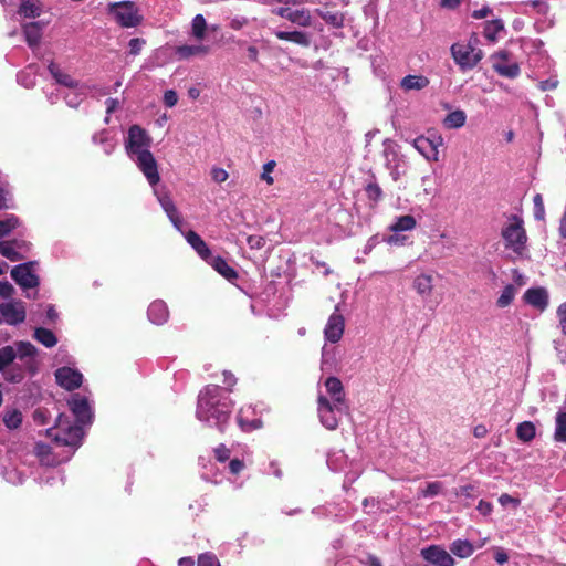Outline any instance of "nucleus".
Here are the masks:
<instances>
[{
    "label": "nucleus",
    "instance_id": "a19ab883",
    "mask_svg": "<svg viewBox=\"0 0 566 566\" xmlns=\"http://www.w3.org/2000/svg\"><path fill=\"white\" fill-rule=\"evenodd\" d=\"M443 483L440 481H433L427 483L424 488L419 489L418 497L430 499L434 497L443 492Z\"/></svg>",
    "mask_w": 566,
    "mask_h": 566
},
{
    "label": "nucleus",
    "instance_id": "b1692460",
    "mask_svg": "<svg viewBox=\"0 0 566 566\" xmlns=\"http://www.w3.org/2000/svg\"><path fill=\"white\" fill-rule=\"evenodd\" d=\"M430 81L424 75H407L400 81V88L403 92L421 91L428 87Z\"/></svg>",
    "mask_w": 566,
    "mask_h": 566
},
{
    "label": "nucleus",
    "instance_id": "4468645a",
    "mask_svg": "<svg viewBox=\"0 0 566 566\" xmlns=\"http://www.w3.org/2000/svg\"><path fill=\"white\" fill-rule=\"evenodd\" d=\"M345 329V319L336 306L333 314L329 316L327 324L324 328L325 339L332 344L337 343L343 337Z\"/></svg>",
    "mask_w": 566,
    "mask_h": 566
},
{
    "label": "nucleus",
    "instance_id": "4be33fe9",
    "mask_svg": "<svg viewBox=\"0 0 566 566\" xmlns=\"http://www.w3.org/2000/svg\"><path fill=\"white\" fill-rule=\"evenodd\" d=\"M524 300L527 304L543 311L547 306L548 294L542 287L530 289L525 292Z\"/></svg>",
    "mask_w": 566,
    "mask_h": 566
},
{
    "label": "nucleus",
    "instance_id": "f704fd0d",
    "mask_svg": "<svg viewBox=\"0 0 566 566\" xmlns=\"http://www.w3.org/2000/svg\"><path fill=\"white\" fill-rule=\"evenodd\" d=\"M336 364V349L324 345L322 348L321 369L323 371H332Z\"/></svg>",
    "mask_w": 566,
    "mask_h": 566
},
{
    "label": "nucleus",
    "instance_id": "58836bf2",
    "mask_svg": "<svg viewBox=\"0 0 566 566\" xmlns=\"http://www.w3.org/2000/svg\"><path fill=\"white\" fill-rule=\"evenodd\" d=\"M34 338L48 348L55 346L57 343V338L53 332L43 327L35 328Z\"/></svg>",
    "mask_w": 566,
    "mask_h": 566
},
{
    "label": "nucleus",
    "instance_id": "2eb2a0df",
    "mask_svg": "<svg viewBox=\"0 0 566 566\" xmlns=\"http://www.w3.org/2000/svg\"><path fill=\"white\" fill-rule=\"evenodd\" d=\"M56 382L66 390H74L82 385L83 375L71 367H61L55 370Z\"/></svg>",
    "mask_w": 566,
    "mask_h": 566
},
{
    "label": "nucleus",
    "instance_id": "5701e85b",
    "mask_svg": "<svg viewBox=\"0 0 566 566\" xmlns=\"http://www.w3.org/2000/svg\"><path fill=\"white\" fill-rule=\"evenodd\" d=\"M184 235L191 248L198 253V255L202 260L209 261L212 253L206 242L195 231H188Z\"/></svg>",
    "mask_w": 566,
    "mask_h": 566
},
{
    "label": "nucleus",
    "instance_id": "412c9836",
    "mask_svg": "<svg viewBox=\"0 0 566 566\" xmlns=\"http://www.w3.org/2000/svg\"><path fill=\"white\" fill-rule=\"evenodd\" d=\"M43 28L44 24L39 21L23 24L25 41L32 50H34L40 43Z\"/></svg>",
    "mask_w": 566,
    "mask_h": 566
},
{
    "label": "nucleus",
    "instance_id": "69168bd1",
    "mask_svg": "<svg viewBox=\"0 0 566 566\" xmlns=\"http://www.w3.org/2000/svg\"><path fill=\"white\" fill-rule=\"evenodd\" d=\"M494 559L497 564L503 565L509 560V555L503 548L496 547L494 549Z\"/></svg>",
    "mask_w": 566,
    "mask_h": 566
},
{
    "label": "nucleus",
    "instance_id": "052dcab7",
    "mask_svg": "<svg viewBox=\"0 0 566 566\" xmlns=\"http://www.w3.org/2000/svg\"><path fill=\"white\" fill-rule=\"evenodd\" d=\"M178 102V95L174 90H168L164 94V103L167 107H174Z\"/></svg>",
    "mask_w": 566,
    "mask_h": 566
},
{
    "label": "nucleus",
    "instance_id": "f03ea898",
    "mask_svg": "<svg viewBox=\"0 0 566 566\" xmlns=\"http://www.w3.org/2000/svg\"><path fill=\"white\" fill-rule=\"evenodd\" d=\"M349 410L346 391L339 378L329 376L317 386V416L327 430H335Z\"/></svg>",
    "mask_w": 566,
    "mask_h": 566
},
{
    "label": "nucleus",
    "instance_id": "39448f33",
    "mask_svg": "<svg viewBox=\"0 0 566 566\" xmlns=\"http://www.w3.org/2000/svg\"><path fill=\"white\" fill-rule=\"evenodd\" d=\"M36 348L30 342H17L0 348V374L7 381L19 382L23 378V370L14 363L19 359L29 364L35 356Z\"/></svg>",
    "mask_w": 566,
    "mask_h": 566
},
{
    "label": "nucleus",
    "instance_id": "6e6552de",
    "mask_svg": "<svg viewBox=\"0 0 566 566\" xmlns=\"http://www.w3.org/2000/svg\"><path fill=\"white\" fill-rule=\"evenodd\" d=\"M382 157L386 169L391 178L397 181L408 171V159L401 153L399 145L390 138L382 143Z\"/></svg>",
    "mask_w": 566,
    "mask_h": 566
},
{
    "label": "nucleus",
    "instance_id": "bb28decb",
    "mask_svg": "<svg viewBox=\"0 0 566 566\" xmlns=\"http://www.w3.org/2000/svg\"><path fill=\"white\" fill-rule=\"evenodd\" d=\"M553 439L556 443L566 444V410L559 409L555 415Z\"/></svg>",
    "mask_w": 566,
    "mask_h": 566
},
{
    "label": "nucleus",
    "instance_id": "a878e982",
    "mask_svg": "<svg viewBox=\"0 0 566 566\" xmlns=\"http://www.w3.org/2000/svg\"><path fill=\"white\" fill-rule=\"evenodd\" d=\"M274 34L277 39L280 40H284V41H290V42H293V43H296L301 46H310L311 44V39H310V35L305 32H302V31H280V30H276L274 31Z\"/></svg>",
    "mask_w": 566,
    "mask_h": 566
},
{
    "label": "nucleus",
    "instance_id": "f3484780",
    "mask_svg": "<svg viewBox=\"0 0 566 566\" xmlns=\"http://www.w3.org/2000/svg\"><path fill=\"white\" fill-rule=\"evenodd\" d=\"M156 186L157 185L151 186L153 189H154V195L157 197L158 202L160 203L161 208L166 212L167 217L169 218V220L171 221L174 227L178 231L182 232V229H181L182 219H181V217H180V214H179L175 203L172 202L171 198L168 195L160 193L157 190Z\"/></svg>",
    "mask_w": 566,
    "mask_h": 566
},
{
    "label": "nucleus",
    "instance_id": "09e8293b",
    "mask_svg": "<svg viewBox=\"0 0 566 566\" xmlns=\"http://www.w3.org/2000/svg\"><path fill=\"white\" fill-rule=\"evenodd\" d=\"M515 294H516V289L514 287V285H512V284L506 285L503 289L500 297L497 298V305L500 307L509 306L512 303V301L514 300Z\"/></svg>",
    "mask_w": 566,
    "mask_h": 566
},
{
    "label": "nucleus",
    "instance_id": "680f3d73",
    "mask_svg": "<svg viewBox=\"0 0 566 566\" xmlns=\"http://www.w3.org/2000/svg\"><path fill=\"white\" fill-rule=\"evenodd\" d=\"M4 479L12 484L22 483L23 481L22 474L19 473L17 470L7 471L4 473Z\"/></svg>",
    "mask_w": 566,
    "mask_h": 566
},
{
    "label": "nucleus",
    "instance_id": "49530a36",
    "mask_svg": "<svg viewBox=\"0 0 566 566\" xmlns=\"http://www.w3.org/2000/svg\"><path fill=\"white\" fill-rule=\"evenodd\" d=\"M34 452L41 463L45 465H55L57 462L50 459L51 448L45 443H36L34 447Z\"/></svg>",
    "mask_w": 566,
    "mask_h": 566
},
{
    "label": "nucleus",
    "instance_id": "ea45409f",
    "mask_svg": "<svg viewBox=\"0 0 566 566\" xmlns=\"http://www.w3.org/2000/svg\"><path fill=\"white\" fill-rule=\"evenodd\" d=\"M290 22L300 27H310L312 24V17L308 9H295L292 10Z\"/></svg>",
    "mask_w": 566,
    "mask_h": 566
},
{
    "label": "nucleus",
    "instance_id": "603ef678",
    "mask_svg": "<svg viewBox=\"0 0 566 566\" xmlns=\"http://www.w3.org/2000/svg\"><path fill=\"white\" fill-rule=\"evenodd\" d=\"M275 166H276V163L274 160H269L262 167L263 171L261 174V179L263 181H265L268 185H273V182H274V179L271 174L273 172Z\"/></svg>",
    "mask_w": 566,
    "mask_h": 566
},
{
    "label": "nucleus",
    "instance_id": "8fccbe9b",
    "mask_svg": "<svg viewBox=\"0 0 566 566\" xmlns=\"http://www.w3.org/2000/svg\"><path fill=\"white\" fill-rule=\"evenodd\" d=\"M346 455L343 453V451L335 452L333 454H328L327 457V465L333 471H338L343 469V465L340 461L345 460Z\"/></svg>",
    "mask_w": 566,
    "mask_h": 566
},
{
    "label": "nucleus",
    "instance_id": "ddd939ff",
    "mask_svg": "<svg viewBox=\"0 0 566 566\" xmlns=\"http://www.w3.org/2000/svg\"><path fill=\"white\" fill-rule=\"evenodd\" d=\"M420 555L434 566H454V558L440 545H430L422 548Z\"/></svg>",
    "mask_w": 566,
    "mask_h": 566
},
{
    "label": "nucleus",
    "instance_id": "c03bdc74",
    "mask_svg": "<svg viewBox=\"0 0 566 566\" xmlns=\"http://www.w3.org/2000/svg\"><path fill=\"white\" fill-rule=\"evenodd\" d=\"M207 22L202 14H197L191 22V34L196 40H202L206 35Z\"/></svg>",
    "mask_w": 566,
    "mask_h": 566
},
{
    "label": "nucleus",
    "instance_id": "2f4dec72",
    "mask_svg": "<svg viewBox=\"0 0 566 566\" xmlns=\"http://www.w3.org/2000/svg\"><path fill=\"white\" fill-rule=\"evenodd\" d=\"M450 551L459 558H468L473 554L474 546L468 539H455L451 543Z\"/></svg>",
    "mask_w": 566,
    "mask_h": 566
},
{
    "label": "nucleus",
    "instance_id": "72a5a7b5",
    "mask_svg": "<svg viewBox=\"0 0 566 566\" xmlns=\"http://www.w3.org/2000/svg\"><path fill=\"white\" fill-rule=\"evenodd\" d=\"M467 122V114L457 109L451 113H449L444 119H443V126L449 129H458L465 125Z\"/></svg>",
    "mask_w": 566,
    "mask_h": 566
},
{
    "label": "nucleus",
    "instance_id": "9b49d317",
    "mask_svg": "<svg viewBox=\"0 0 566 566\" xmlns=\"http://www.w3.org/2000/svg\"><path fill=\"white\" fill-rule=\"evenodd\" d=\"M34 266V262L19 264L11 270V277L22 289L35 287L39 284V277L35 274Z\"/></svg>",
    "mask_w": 566,
    "mask_h": 566
},
{
    "label": "nucleus",
    "instance_id": "864d4df0",
    "mask_svg": "<svg viewBox=\"0 0 566 566\" xmlns=\"http://www.w3.org/2000/svg\"><path fill=\"white\" fill-rule=\"evenodd\" d=\"M198 566H221L217 556L212 553H203L198 557Z\"/></svg>",
    "mask_w": 566,
    "mask_h": 566
},
{
    "label": "nucleus",
    "instance_id": "393cba45",
    "mask_svg": "<svg viewBox=\"0 0 566 566\" xmlns=\"http://www.w3.org/2000/svg\"><path fill=\"white\" fill-rule=\"evenodd\" d=\"M48 69L51 76L57 84L66 88H73L76 86L77 81L74 80L69 73L64 72L59 64L51 62Z\"/></svg>",
    "mask_w": 566,
    "mask_h": 566
},
{
    "label": "nucleus",
    "instance_id": "7c9ffc66",
    "mask_svg": "<svg viewBox=\"0 0 566 566\" xmlns=\"http://www.w3.org/2000/svg\"><path fill=\"white\" fill-rule=\"evenodd\" d=\"M69 90L70 92L65 93L64 99L70 107L76 108L84 101L87 87L77 83L76 86Z\"/></svg>",
    "mask_w": 566,
    "mask_h": 566
},
{
    "label": "nucleus",
    "instance_id": "79ce46f5",
    "mask_svg": "<svg viewBox=\"0 0 566 566\" xmlns=\"http://www.w3.org/2000/svg\"><path fill=\"white\" fill-rule=\"evenodd\" d=\"M2 419L8 429H17L22 422V413L17 409H7Z\"/></svg>",
    "mask_w": 566,
    "mask_h": 566
},
{
    "label": "nucleus",
    "instance_id": "de8ad7c7",
    "mask_svg": "<svg viewBox=\"0 0 566 566\" xmlns=\"http://www.w3.org/2000/svg\"><path fill=\"white\" fill-rule=\"evenodd\" d=\"M317 13L321 15V18L328 24L340 28L344 23V17L338 12H331V11H321L317 10Z\"/></svg>",
    "mask_w": 566,
    "mask_h": 566
},
{
    "label": "nucleus",
    "instance_id": "3c124183",
    "mask_svg": "<svg viewBox=\"0 0 566 566\" xmlns=\"http://www.w3.org/2000/svg\"><path fill=\"white\" fill-rule=\"evenodd\" d=\"M10 190L8 184L0 181V210L10 208Z\"/></svg>",
    "mask_w": 566,
    "mask_h": 566
},
{
    "label": "nucleus",
    "instance_id": "cd10ccee",
    "mask_svg": "<svg viewBox=\"0 0 566 566\" xmlns=\"http://www.w3.org/2000/svg\"><path fill=\"white\" fill-rule=\"evenodd\" d=\"M412 287L422 296H429L433 290V277L431 274L421 273L417 275L412 282Z\"/></svg>",
    "mask_w": 566,
    "mask_h": 566
},
{
    "label": "nucleus",
    "instance_id": "a18cd8bd",
    "mask_svg": "<svg viewBox=\"0 0 566 566\" xmlns=\"http://www.w3.org/2000/svg\"><path fill=\"white\" fill-rule=\"evenodd\" d=\"M19 226V219L14 214H9L0 219V238L8 235Z\"/></svg>",
    "mask_w": 566,
    "mask_h": 566
},
{
    "label": "nucleus",
    "instance_id": "1a4fd4ad",
    "mask_svg": "<svg viewBox=\"0 0 566 566\" xmlns=\"http://www.w3.org/2000/svg\"><path fill=\"white\" fill-rule=\"evenodd\" d=\"M108 11L118 24L124 28L136 27L140 22L138 10L134 2L120 1L108 6Z\"/></svg>",
    "mask_w": 566,
    "mask_h": 566
},
{
    "label": "nucleus",
    "instance_id": "e433bc0d",
    "mask_svg": "<svg viewBox=\"0 0 566 566\" xmlns=\"http://www.w3.org/2000/svg\"><path fill=\"white\" fill-rule=\"evenodd\" d=\"M516 436L523 442L532 441L536 436V427L531 421L521 422L516 428Z\"/></svg>",
    "mask_w": 566,
    "mask_h": 566
},
{
    "label": "nucleus",
    "instance_id": "37998d69",
    "mask_svg": "<svg viewBox=\"0 0 566 566\" xmlns=\"http://www.w3.org/2000/svg\"><path fill=\"white\" fill-rule=\"evenodd\" d=\"M503 29L504 24L501 20H492L485 23L483 34L489 41L494 42Z\"/></svg>",
    "mask_w": 566,
    "mask_h": 566
},
{
    "label": "nucleus",
    "instance_id": "dca6fc26",
    "mask_svg": "<svg viewBox=\"0 0 566 566\" xmlns=\"http://www.w3.org/2000/svg\"><path fill=\"white\" fill-rule=\"evenodd\" d=\"M0 314L10 325L22 323L25 318V308L21 301H11L0 304Z\"/></svg>",
    "mask_w": 566,
    "mask_h": 566
},
{
    "label": "nucleus",
    "instance_id": "f8f14e48",
    "mask_svg": "<svg viewBox=\"0 0 566 566\" xmlns=\"http://www.w3.org/2000/svg\"><path fill=\"white\" fill-rule=\"evenodd\" d=\"M492 66L496 73L507 78H514L520 74V66L509 59L506 51L496 52L491 56Z\"/></svg>",
    "mask_w": 566,
    "mask_h": 566
},
{
    "label": "nucleus",
    "instance_id": "473e14b6",
    "mask_svg": "<svg viewBox=\"0 0 566 566\" xmlns=\"http://www.w3.org/2000/svg\"><path fill=\"white\" fill-rule=\"evenodd\" d=\"M42 8L38 0H22L18 13L23 18H38Z\"/></svg>",
    "mask_w": 566,
    "mask_h": 566
},
{
    "label": "nucleus",
    "instance_id": "20e7f679",
    "mask_svg": "<svg viewBox=\"0 0 566 566\" xmlns=\"http://www.w3.org/2000/svg\"><path fill=\"white\" fill-rule=\"evenodd\" d=\"M151 138L139 125H133L128 129L125 139V149L128 157L136 164L150 186L158 185L160 176L158 165L150 153Z\"/></svg>",
    "mask_w": 566,
    "mask_h": 566
},
{
    "label": "nucleus",
    "instance_id": "774afa93",
    "mask_svg": "<svg viewBox=\"0 0 566 566\" xmlns=\"http://www.w3.org/2000/svg\"><path fill=\"white\" fill-rule=\"evenodd\" d=\"M248 244L252 248V249H260L263 247L264 244V240L262 237H259V235H250L248 238Z\"/></svg>",
    "mask_w": 566,
    "mask_h": 566
},
{
    "label": "nucleus",
    "instance_id": "aec40b11",
    "mask_svg": "<svg viewBox=\"0 0 566 566\" xmlns=\"http://www.w3.org/2000/svg\"><path fill=\"white\" fill-rule=\"evenodd\" d=\"M210 52V46L206 44H184L176 49V54L180 60H188L190 57H203Z\"/></svg>",
    "mask_w": 566,
    "mask_h": 566
},
{
    "label": "nucleus",
    "instance_id": "c756f323",
    "mask_svg": "<svg viewBox=\"0 0 566 566\" xmlns=\"http://www.w3.org/2000/svg\"><path fill=\"white\" fill-rule=\"evenodd\" d=\"M206 262L227 280L237 277V272L221 256H214L211 254L209 261Z\"/></svg>",
    "mask_w": 566,
    "mask_h": 566
},
{
    "label": "nucleus",
    "instance_id": "c9c22d12",
    "mask_svg": "<svg viewBox=\"0 0 566 566\" xmlns=\"http://www.w3.org/2000/svg\"><path fill=\"white\" fill-rule=\"evenodd\" d=\"M93 143L101 145L106 155H111L116 146L115 140L111 138L109 133L105 129L93 136Z\"/></svg>",
    "mask_w": 566,
    "mask_h": 566
},
{
    "label": "nucleus",
    "instance_id": "423d86ee",
    "mask_svg": "<svg viewBox=\"0 0 566 566\" xmlns=\"http://www.w3.org/2000/svg\"><path fill=\"white\" fill-rule=\"evenodd\" d=\"M501 234L506 249L511 250L518 258L526 256L528 252L527 235L522 219L516 216L511 217L503 226Z\"/></svg>",
    "mask_w": 566,
    "mask_h": 566
},
{
    "label": "nucleus",
    "instance_id": "a211bd4d",
    "mask_svg": "<svg viewBox=\"0 0 566 566\" xmlns=\"http://www.w3.org/2000/svg\"><path fill=\"white\" fill-rule=\"evenodd\" d=\"M237 421L240 428L247 432L262 427L261 419L256 416L255 409L251 406L242 407L239 410Z\"/></svg>",
    "mask_w": 566,
    "mask_h": 566
},
{
    "label": "nucleus",
    "instance_id": "6ab92c4d",
    "mask_svg": "<svg viewBox=\"0 0 566 566\" xmlns=\"http://www.w3.org/2000/svg\"><path fill=\"white\" fill-rule=\"evenodd\" d=\"M147 315L153 324H165L169 317L167 304L161 300L154 301L148 307Z\"/></svg>",
    "mask_w": 566,
    "mask_h": 566
},
{
    "label": "nucleus",
    "instance_id": "bf43d9fd",
    "mask_svg": "<svg viewBox=\"0 0 566 566\" xmlns=\"http://www.w3.org/2000/svg\"><path fill=\"white\" fill-rule=\"evenodd\" d=\"M145 44V41L139 38H134L129 41V53L132 55H138Z\"/></svg>",
    "mask_w": 566,
    "mask_h": 566
},
{
    "label": "nucleus",
    "instance_id": "338daca9",
    "mask_svg": "<svg viewBox=\"0 0 566 566\" xmlns=\"http://www.w3.org/2000/svg\"><path fill=\"white\" fill-rule=\"evenodd\" d=\"M272 13L290 21L292 9L283 4V7L273 8Z\"/></svg>",
    "mask_w": 566,
    "mask_h": 566
},
{
    "label": "nucleus",
    "instance_id": "0eeeda50",
    "mask_svg": "<svg viewBox=\"0 0 566 566\" xmlns=\"http://www.w3.org/2000/svg\"><path fill=\"white\" fill-rule=\"evenodd\" d=\"M451 56L461 71L474 69L483 59V51L478 46V39L468 42H457L450 48Z\"/></svg>",
    "mask_w": 566,
    "mask_h": 566
},
{
    "label": "nucleus",
    "instance_id": "c85d7f7f",
    "mask_svg": "<svg viewBox=\"0 0 566 566\" xmlns=\"http://www.w3.org/2000/svg\"><path fill=\"white\" fill-rule=\"evenodd\" d=\"M23 244L18 241H2L0 242V253L10 261H18L23 259L22 254Z\"/></svg>",
    "mask_w": 566,
    "mask_h": 566
},
{
    "label": "nucleus",
    "instance_id": "5fc2aeb1",
    "mask_svg": "<svg viewBox=\"0 0 566 566\" xmlns=\"http://www.w3.org/2000/svg\"><path fill=\"white\" fill-rule=\"evenodd\" d=\"M534 217L537 220H543L545 216L544 202L543 198L539 193H537L534 199Z\"/></svg>",
    "mask_w": 566,
    "mask_h": 566
},
{
    "label": "nucleus",
    "instance_id": "4c0bfd02",
    "mask_svg": "<svg viewBox=\"0 0 566 566\" xmlns=\"http://www.w3.org/2000/svg\"><path fill=\"white\" fill-rule=\"evenodd\" d=\"M416 219L410 214H406L398 217L389 229L394 232L410 231L416 228Z\"/></svg>",
    "mask_w": 566,
    "mask_h": 566
},
{
    "label": "nucleus",
    "instance_id": "7ed1b4c3",
    "mask_svg": "<svg viewBox=\"0 0 566 566\" xmlns=\"http://www.w3.org/2000/svg\"><path fill=\"white\" fill-rule=\"evenodd\" d=\"M232 408V400L220 386L208 385L198 395L196 418L208 427L223 431Z\"/></svg>",
    "mask_w": 566,
    "mask_h": 566
},
{
    "label": "nucleus",
    "instance_id": "0e129e2a",
    "mask_svg": "<svg viewBox=\"0 0 566 566\" xmlns=\"http://www.w3.org/2000/svg\"><path fill=\"white\" fill-rule=\"evenodd\" d=\"M18 82L25 87H31L34 85V77L30 76L27 72H21L18 74Z\"/></svg>",
    "mask_w": 566,
    "mask_h": 566
},
{
    "label": "nucleus",
    "instance_id": "f257e3e1",
    "mask_svg": "<svg viewBox=\"0 0 566 566\" xmlns=\"http://www.w3.org/2000/svg\"><path fill=\"white\" fill-rule=\"evenodd\" d=\"M69 406L77 423L72 424L70 417L61 413L55 421V426L46 430V434L60 444L77 448L84 436L82 426L92 423V406L88 398L82 394L72 395Z\"/></svg>",
    "mask_w": 566,
    "mask_h": 566
},
{
    "label": "nucleus",
    "instance_id": "e2e57ef3",
    "mask_svg": "<svg viewBox=\"0 0 566 566\" xmlns=\"http://www.w3.org/2000/svg\"><path fill=\"white\" fill-rule=\"evenodd\" d=\"M243 468L244 463L239 459H232L228 464L229 472L234 475L240 473L243 470Z\"/></svg>",
    "mask_w": 566,
    "mask_h": 566
},
{
    "label": "nucleus",
    "instance_id": "9d476101",
    "mask_svg": "<svg viewBox=\"0 0 566 566\" xmlns=\"http://www.w3.org/2000/svg\"><path fill=\"white\" fill-rule=\"evenodd\" d=\"M444 139L440 134L429 136H418L412 140V146L419 151L426 160L430 163L439 161V148L443 146Z\"/></svg>",
    "mask_w": 566,
    "mask_h": 566
},
{
    "label": "nucleus",
    "instance_id": "13d9d810",
    "mask_svg": "<svg viewBox=\"0 0 566 566\" xmlns=\"http://www.w3.org/2000/svg\"><path fill=\"white\" fill-rule=\"evenodd\" d=\"M557 317L562 332L566 335V302L562 303L557 308Z\"/></svg>",
    "mask_w": 566,
    "mask_h": 566
},
{
    "label": "nucleus",
    "instance_id": "4d7b16f0",
    "mask_svg": "<svg viewBox=\"0 0 566 566\" xmlns=\"http://www.w3.org/2000/svg\"><path fill=\"white\" fill-rule=\"evenodd\" d=\"M228 177L229 175L223 168L213 167L211 169V178L218 184L224 182Z\"/></svg>",
    "mask_w": 566,
    "mask_h": 566
},
{
    "label": "nucleus",
    "instance_id": "6e6d98bb",
    "mask_svg": "<svg viewBox=\"0 0 566 566\" xmlns=\"http://www.w3.org/2000/svg\"><path fill=\"white\" fill-rule=\"evenodd\" d=\"M230 450L224 444H220L214 449V455L221 463L230 459Z\"/></svg>",
    "mask_w": 566,
    "mask_h": 566
}]
</instances>
